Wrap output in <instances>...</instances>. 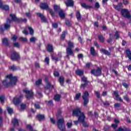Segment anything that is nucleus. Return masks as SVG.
<instances>
[{
	"label": "nucleus",
	"instance_id": "f257e3e1",
	"mask_svg": "<svg viewBox=\"0 0 131 131\" xmlns=\"http://www.w3.org/2000/svg\"><path fill=\"white\" fill-rule=\"evenodd\" d=\"M17 82V78L13 77L12 75H9L6 76V79L2 82L5 88L8 86H13L15 85Z\"/></svg>",
	"mask_w": 131,
	"mask_h": 131
},
{
	"label": "nucleus",
	"instance_id": "f03ea898",
	"mask_svg": "<svg viewBox=\"0 0 131 131\" xmlns=\"http://www.w3.org/2000/svg\"><path fill=\"white\" fill-rule=\"evenodd\" d=\"M40 7L42 10H47L48 9L49 13L52 17H55V12L53 10L49 8V6L46 3H41L40 5Z\"/></svg>",
	"mask_w": 131,
	"mask_h": 131
},
{
	"label": "nucleus",
	"instance_id": "7ed1b4c3",
	"mask_svg": "<svg viewBox=\"0 0 131 131\" xmlns=\"http://www.w3.org/2000/svg\"><path fill=\"white\" fill-rule=\"evenodd\" d=\"M10 17L11 18H12V21H14L15 22H17V23H20V22H27V19L26 18H17V17H16V15L15 14H10Z\"/></svg>",
	"mask_w": 131,
	"mask_h": 131
},
{
	"label": "nucleus",
	"instance_id": "20e7f679",
	"mask_svg": "<svg viewBox=\"0 0 131 131\" xmlns=\"http://www.w3.org/2000/svg\"><path fill=\"white\" fill-rule=\"evenodd\" d=\"M121 14L124 18H130V12L128 11V9H123L121 10Z\"/></svg>",
	"mask_w": 131,
	"mask_h": 131
},
{
	"label": "nucleus",
	"instance_id": "39448f33",
	"mask_svg": "<svg viewBox=\"0 0 131 131\" xmlns=\"http://www.w3.org/2000/svg\"><path fill=\"white\" fill-rule=\"evenodd\" d=\"M24 93L27 94L26 95V98L28 100H30V99L33 98V92H32V91H29L28 89L26 88L24 90Z\"/></svg>",
	"mask_w": 131,
	"mask_h": 131
},
{
	"label": "nucleus",
	"instance_id": "423d86ee",
	"mask_svg": "<svg viewBox=\"0 0 131 131\" xmlns=\"http://www.w3.org/2000/svg\"><path fill=\"white\" fill-rule=\"evenodd\" d=\"M85 119V116H84V114H82L80 117L78 118V120L80 121V122H81L83 126L85 127H88V126H89V124L86 123V122L84 121Z\"/></svg>",
	"mask_w": 131,
	"mask_h": 131
},
{
	"label": "nucleus",
	"instance_id": "0eeeda50",
	"mask_svg": "<svg viewBox=\"0 0 131 131\" xmlns=\"http://www.w3.org/2000/svg\"><path fill=\"white\" fill-rule=\"evenodd\" d=\"M89 96H90V94H89L88 92L85 91L83 93V95L82 96V99L84 100V106H86V105L88 104V103H89Z\"/></svg>",
	"mask_w": 131,
	"mask_h": 131
},
{
	"label": "nucleus",
	"instance_id": "6e6552de",
	"mask_svg": "<svg viewBox=\"0 0 131 131\" xmlns=\"http://www.w3.org/2000/svg\"><path fill=\"white\" fill-rule=\"evenodd\" d=\"M81 114H83V113H81L80 108H76L73 111V116H76L77 117L79 116V117H80Z\"/></svg>",
	"mask_w": 131,
	"mask_h": 131
},
{
	"label": "nucleus",
	"instance_id": "1a4fd4ad",
	"mask_svg": "<svg viewBox=\"0 0 131 131\" xmlns=\"http://www.w3.org/2000/svg\"><path fill=\"white\" fill-rule=\"evenodd\" d=\"M11 59L12 61H17L20 59V55L16 51H13L11 54Z\"/></svg>",
	"mask_w": 131,
	"mask_h": 131
},
{
	"label": "nucleus",
	"instance_id": "9d476101",
	"mask_svg": "<svg viewBox=\"0 0 131 131\" xmlns=\"http://www.w3.org/2000/svg\"><path fill=\"white\" fill-rule=\"evenodd\" d=\"M91 73V74H93L95 76H100L102 74V70L98 68L97 70H92Z\"/></svg>",
	"mask_w": 131,
	"mask_h": 131
},
{
	"label": "nucleus",
	"instance_id": "9b49d317",
	"mask_svg": "<svg viewBox=\"0 0 131 131\" xmlns=\"http://www.w3.org/2000/svg\"><path fill=\"white\" fill-rule=\"evenodd\" d=\"M21 98H23V95H21L20 97L16 96L13 99V103L14 105H17L21 102Z\"/></svg>",
	"mask_w": 131,
	"mask_h": 131
},
{
	"label": "nucleus",
	"instance_id": "f8f14e48",
	"mask_svg": "<svg viewBox=\"0 0 131 131\" xmlns=\"http://www.w3.org/2000/svg\"><path fill=\"white\" fill-rule=\"evenodd\" d=\"M114 96H115L117 101L122 102V99H121V97H119V94L118 93V92L114 91Z\"/></svg>",
	"mask_w": 131,
	"mask_h": 131
},
{
	"label": "nucleus",
	"instance_id": "ddd939ff",
	"mask_svg": "<svg viewBox=\"0 0 131 131\" xmlns=\"http://www.w3.org/2000/svg\"><path fill=\"white\" fill-rule=\"evenodd\" d=\"M12 22V20H10L9 18H7V22L4 24V28L5 29H9L11 27L10 24Z\"/></svg>",
	"mask_w": 131,
	"mask_h": 131
},
{
	"label": "nucleus",
	"instance_id": "4468645a",
	"mask_svg": "<svg viewBox=\"0 0 131 131\" xmlns=\"http://www.w3.org/2000/svg\"><path fill=\"white\" fill-rule=\"evenodd\" d=\"M65 4L67 7H73L74 2L72 0H67L65 2Z\"/></svg>",
	"mask_w": 131,
	"mask_h": 131
},
{
	"label": "nucleus",
	"instance_id": "2eb2a0df",
	"mask_svg": "<svg viewBox=\"0 0 131 131\" xmlns=\"http://www.w3.org/2000/svg\"><path fill=\"white\" fill-rule=\"evenodd\" d=\"M122 5V4L120 3L119 5H113V7L117 11H121V7H120Z\"/></svg>",
	"mask_w": 131,
	"mask_h": 131
},
{
	"label": "nucleus",
	"instance_id": "dca6fc26",
	"mask_svg": "<svg viewBox=\"0 0 131 131\" xmlns=\"http://www.w3.org/2000/svg\"><path fill=\"white\" fill-rule=\"evenodd\" d=\"M47 51L49 52V53H52L54 52V49H53V45H48L47 47Z\"/></svg>",
	"mask_w": 131,
	"mask_h": 131
},
{
	"label": "nucleus",
	"instance_id": "f3484780",
	"mask_svg": "<svg viewBox=\"0 0 131 131\" xmlns=\"http://www.w3.org/2000/svg\"><path fill=\"white\" fill-rule=\"evenodd\" d=\"M66 51L67 55H70L71 56H72V55H73V51H72V49L71 48H67Z\"/></svg>",
	"mask_w": 131,
	"mask_h": 131
},
{
	"label": "nucleus",
	"instance_id": "a211bd4d",
	"mask_svg": "<svg viewBox=\"0 0 131 131\" xmlns=\"http://www.w3.org/2000/svg\"><path fill=\"white\" fill-rule=\"evenodd\" d=\"M37 96L39 98H41L42 97V94L41 93V89L37 88Z\"/></svg>",
	"mask_w": 131,
	"mask_h": 131
},
{
	"label": "nucleus",
	"instance_id": "6ab92c4d",
	"mask_svg": "<svg viewBox=\"0 0 131 131\" xmlns=\"http://www.w3.org/2000/svg\"><path fill=\"white\" fill-rule=\"evenodd\" d=\"M12 123L13 124L14 126H19V123L18 122V120L16 118H14L12 121Z\"/></svg>",
	"mask_w": 131,
	"mask_h": 131
},
{
	"label": "nucleus",
	"instance_id": "aec40b11",
	"mask_svg": "<svg viewBox=\"0 0 131 131\" xmlns=\"http://www.w3.org/2000/svg\"><path fill=\"white\" fill-rule=\"evenodd\" d=\"M0 8L5 11H9V7L8 5H3L0 3Z\"/></svg>",
	"mask_w": 131,
	"mask_h": 131
},
{
	"label": "nucleus",
	"instance_id": "412c9836",
	"mask_svg": "<svg viewBox=\"0 0 131 131\" xmlns=\"http://www.w3.org/2000/svg\"><path fill=\"white\" fill-rule=\"evenodd\" d=\"M38 16L40 17V18H41L42 21H43V22H47V19L46 18V17L43 16V14L41 13H38Z\"/></svg>",
	"mask_w": 131,
	"mask_h": 131
},
{
	"label": "nucleus",
	"instance_id": "4be33fe9",
	"mask_svg": "<svg viewBox=\"0 0 131 131\" xmlns=\"http://www.w3.org/2000/svg\"><path fill=\"white\" fill-rule=\"evenodd\" d=\"M58 14L59 17L62 19H64V18H65V13H64V12H63L62 9L58 12Z\"/></svg>",
	"mask_w": 131,
	"mask_h": 131
},
{
	"label": "nucleus",
	"instance_id": "5701e85b",
	"mask_svg": "<svg viewBox=\"0 0 131 131\" xmlns=\"http://www.w3.org/2000/svg\"><path fill=\"white\" fill-rule=\"evenodd\" d=\"M51 88V84L50 83H47V88H45V93L48 95V94L50 93V89Z\"/></svg>",
	"mask_w": 131,
	"mask_h": 131
},
{
	"label": "nucleus",
	"instance_id": "b1692460",
	"mask_svg": "<svg viewBox=\"0 0 131 131\" xmlns=\"http://www.w3.org/2000/svg\"><path fill=\"white\" fill-rule=\"evenodd\" d=\"M60 99H61V95L60 94H56L55 95L54 99L56 102H59L60 101Z\"/></svg>",
	"mask_w": 131,
	"mask_h": 131
},
{
	"label": "nucleus",
	"instance_id": "393cba45",
	"mask_svg": "<svg viewBox=\"0 0 131 131\" xmlns=\"http://www.w3.org/2000/svg\"><path fill=\"white\" fill-rule=\"evenodd\" d=\"M54 10L55 12H59L62 9H61V8H60V6L55 5L54 6Z\"/></svg>",
	"mask_w": 131,
	"mask_h": 131
},
{
	"label": "nucleus",
	"instance_id": "a878e982",
	"mask_svg": "<svg viewBox=\"0 0 131 131\" xmlns=\"http://www.w3.org/2000/svg\"><path fill=\"white\" fill-rule=\"evenodd\" d=\"M37 117L39 121H41V120H43L45 119V115H38Z\"/></svg>",
	"mask_w": 131,
	"mask_h": 131
},
{
	"label": "nucleus",
	"instance_id": "bb28decb",
	"mask_svg": "<svg viewBox=\"0 0 131 131\" xmlns=\"http://www.w3.org/2000/svg\"><path fill=\"white\" fill-rule=\"evenodd\" d=\"M90 52L91 55H92L93 56H96V55H97V53H96V51H95V48L94 47L91 48Z\"/></svg>",
	"mask_w": 131,
	"mask_h": 131
},
{
	"label": "nucleus",
	"instance_id": "cd10ccee",
	"mask_svg": "<svg viewBox=\"0 0 131 131\" xmlns=\"http://www.w3.org/2000/svg\"><path fill=\"white\" fill-rule=\"evenodd\" d=\"M126 54L129 59V60H130L131 61V53H130V51H129V50H126Z\"/></svg>",
	"mask_w": 131,
	"mask_h": 131
},
{
	"label": "nucleus",
	"instance_id": "c85d7f7f",
	"mask_svg": "<svg viewBox=\"0 0 131 131\" xmlns=\"http://www.w3.org/2000/svg\"><path fill=\"white\" fill-rule=\"evenodd\" d=\"M76 73L77 74V75H79L80 76H81V75H83V71H81L80 70H77L76 71Z\"/></svg>",
	"mask_w": 131,
	"mask_h": 131
},
{
	"label": "nucleus",
	"instance_id": "c756f323",
	"mask_svg": "<svg viewBox=\"0 0 131 131\" xmlns=\"http://www.w3.org/2000/svg\"><path fill=\"white\" fill-rule=\"evenodd\" d=\"M101 52H102V53H103V54H104V55H107V56H110V55H111V54H110V53L109 52V51L105 50V49H101Z\"/></svg>",
	"mask_w": 131,
	"mask_h": 131
},
{
	"label": "nucleus",
	"instance_id": "7c9ffc66",
	"mask_svg": "<svg viewBox=\"0 0 131 131\" xmlns=\"http://www.w3.org/2000/svg\"><path fill=\"white\" fill-rule=\"evenodd\" d=\"M68 47H67V48H70V49H72L74 48V43L71 42V41H69L68 42Z\"/></svg>",
	"mask_w": 131,
	"mask_h": 131
},
{
	"label": "nucleus",
	"instance_id": "2f4dec72",
	"mask_svg": "<svg viewBox=\"0 0 131 131\" xmlns=\"http://www.w3.org/2000/svg\"><path fill=\"white\" fill-rule=\"evenodd\" d=\"M59 81L61 85H63V83H64V77L60 76L59 79Z\"/></svg>",
	"mask_w": 131,
	"mask_h": 131
},
{
	"label": "nucleus",
	"instance_id": "473e14b6",
	"mask_svg": "<svg viewBox=\"0 0 131 131\" xmlns=\"http://www.w3.org/2000/svg\"><path fill=\"white\" fill-rule=\"evenodd\" d=\"M2 42L6 46H9V43L8 42V39L7 38H3L2 39Z\"/></svg>",
	"mask_w": 131,
	"mask_h": 131
},
{
	"label": "nucleus",
	"instance_id": "72a5a7b5",
	"mask_svg": "<svg viewBox=\"0 0 131 131\" xmlns=\"http://www.w3.org/2000/svg\"><path fill=\"white\" fill-rule=\"evenodd\" d=\"M76 18L77 20H80L81 19V15H80V12L79 11H77Z\"/></svg>",
	"mask_w": 131,
	"mask_h": 131
},
{
	"label": "nucleus",
	"instance_id": "f704fd0d",
	"mask_svg": "<svg viewBox=\"0 0 131 131\" xmlns=\"http://www.w3.org/2000/svg\"><path fill=\"white\" fill-rule=\"evenodd\" d=\"M81 7H82V8H84L85 9H90V8H92L91 6L86 5L85 3L81 4Z\"/></svg>",
	"mask_w": 131,
	"mask_h": 131
},
{
	"label": "nucleus",
	"instance_id": "c9c22d12",
	"mask_svg": "<svg viewBox=\"0 0 131 131\" xmlns=\"http://www.w3.org/2000/svg\"><path fill=\"white\" fill-rule=\"evenodd\" d=\"M28 29L30 31V34L31 35H33V33H34V31L33 30V29L31 27H29Z\"/></svg>",
	"mask_w": 131,
	"mask_h": 131
},
{
	"label": "nucleus",
	"instance_id": "e433bc0d",
	"mask_svg": "<svg viewBox=\"0 0 131 131\" xmlns=\"http://www.w3.org/2000/svg\"><path fill=\"white\" fill-rule=\"evenodd\" d=\"M98 38L101 42H103L104 41V40H105L104 37L102 35H99Z\"/></svg>",
	"mask_w": 131,
	"mask_h": 131
},
{
	"label": "nucleus",
	"instance_id": "4c0bfd02",
	"mask_svg": "<svg viewBox=\"0 0 131 131\" xmlns=\"http://www.w3.org/2000/svg\"><path fill=\"white\" fill-rule=\"evenodd\" d=\"M0 101L2 104L5 103V96L4 95H0Z\"/></svg>",
	"mask_w": 131,
	"mask_h": 131
},
{
	"label": "nucleus",
	"instance_id": "58836bf2",
	"mask_svg": "<svg viewBox=\"0 0 131 131\" xmlns=\"http://www.w3.org/2000/svg\"><path fill=\"white\" fill-rule=\"evenodd\" d=\"M8 112L9 114H13L14 113V111H13V108L11 107H7Z\"/></svg>",
	"mask_w": 131,
	"mask_h": 131
},
{
	"label": "nucleus",
	"instance_id": "ea45409f",
	"mask_svg": "<svg viewBox=\"0 0 131 131\" xmlns=\"http://www.w3.org/2000/svg\"><path fill=\"white\" fill-rule=\"evenodd\" d=\"M9 69H11V70H12L13 71H15V70H17L18 68L15 66H12L11 67H10Z\"/></svg>",
	"mask_w": 131,
	"mask_h": 131
},
{
	"label": "nucleus",
	"instance_id": "a19ab883",
	"mask_svg": "<svg viewBox=\"0 0 131 131\" xmlns=\"http://www.w3.org/2000/svg\"><path fill=\"white\" fill-rule=\"evenodd\" d=\"M35 40H36V38L35 37H32L30 39V41H31V42H35Z\"/></svg>",
	"mask_w": 131,
	"mask_h": 131
},
{
	"label": "nucleus",
	"instance_id": "79ce46f5",
	"mask_svg": "<svg viewBox=\"0 0 131 131\" xmlns=\"http://www.w3.org/2000/svg\"><path fill=\"white\" fill-rule=\"evenodd\" d=\"M25 108H26V104L23 103L20 105L21 110H24V109H25Z\"/></svg>",
	"mask_w": 131,
	"mask_h": 131
},
{
	"label": "nucleus",
	"instance_id": "37998d69",
	"mask_svg": "<svg viewBox=\"0 0 131 131\" xmlns=\"http://www.w3.org/2000/svg\"><path fill=\"white\" fill-rule=\"evenodd\" d=\"M20 40H22V41H25V42H26L27 41V38L23 37H20L19 38Z\"/></svg>",
	"mask_w": 131,
	"mask_h": 131
},
{
	"label": "nucleus",
	"instance_id": "c03bdc74",
	"mask_svg": "<svg viewBox=\"0 0 131 131\" xmlns=\"http://www.w3.org/2000/svg\"><path fill=\"white\" fill-rule=\"evenodd\" d=\"M41 79H38L36 81V85H39L41 83Z\"/></svg>",
	"mask_w": 131,
	"mask_h": 131
},
{
	"label": "nucleus",
	"instance_id": "a18cd8bd",
	"mask_svg": "<svg viewBox=\"0 0 131 131\" xmlns=\"http://www.w3.org/2000/svg\"><path fill=\"white\" fill-rule=\"evenodd\" d=\"M81 96V93H78L76 95V97L75 98V100H78L79 99V97Z\"/></svg>",
	"mask_w": 131,
	"mask_h": 131
},
{
	"label": "nucleus",
	"instance_id": "49530a36",
	"mask_svg": "<svg viewBox=\"0 0 131 131\" xmlns=\"http://www.w3.org/2000/svg\"><path fill=\"white\" fill-rule=\"evenodd\" d=\"M45 62L46 63H47V64H48V65L50 64V59L49 58V57H47L45 58Z\"/></svg>",
	"mask_w": 131,
	"mask_h": 131
},
{
	"label": "nucleus",
	"instance_id": "de8ad7c7",
	"mask_svg": "<svg viewBox=\"0 0 131 131\" xmlns=\"http://www.w3.org/2000/svg\"><path fill=\"white\" fill-rule=\"evenodd\" d=\"M103 129L104 131H108L109 130V126L108 125H105Z\"/></svg>",
	"mask_w": 131,
	"mask_h": 131
},
{
	"label": "nucleus",
	"instance_id": "09e8293b",
	"mask_svg": "<svg viewBox=\"0 0 131 131\" xmlns=\"http://www.w3.org/2000/svg\"><path fill=\"white\" fill-rule=\"evenodd\" d=\"M34 107L36 108V109H40V106H39V104L35 103L34 104Z\"/></svg>",
	"mask_w": 131,
	"mask_h": 131
},
{
	"label": "nucleus",
	"instance_id": "8fccbe9b",
	"mask_svg": "<svg viewBox=\"0 0 131 131\" xmlns=\"http://www.w3.org/2000/svg\"><path fill=\"white\" fill-rule=\"evenodd\" d=\"M26 16L28 17V18H30V17H31V12H27L26 13Z\"/></svg>",
	"mask_w": 131,
	"mask_h": 131
},
{
	"label": "nucleus",
	"instance_id": "3c124183",
	"mask_svg": "<svg viewBox=\"0 0 131 131\" xmlns=\"http://www.w3.org/2000/svg\"><path fill=\"white\" fill-rule=\"evenodd\" d=\"M35 66L36 67V68H38L39 69L40 68V66H39V63H38V62H35Z\"/></svg>",
	"mask_w": 131,
	"mask_h": 131
},
{
	"label": "nucleus",
	"instance_id": "603ef678",
	"mask_svg": "<svg viewBox=\"0 0 131 131\" xmlns=\"http://www.w3.org/2000/svg\"><path fill=\"white\" fill-rule=\"evenodd\" d=\"M52 26L54 28H58V24L52 23Z\"/></svg>",
	"mask_w": 131,
	"mask_h": 131
},
{
	"label": "nucleus",
	"instance_id": "864d4df0",
	"mask_svg": "<svg viewBox=\"0 0 131 131\" xmlns=\"http://www.w3.org/2000/svg\"><path fill=\"white\" fill-rule=\"evenodd\" d=\"M82 81H83V82H85V83H87L88 79L85 77H83V78H82Z\"/></svg>",
	"mask_w": 131,
	"mask_h": 131
},
{
	"label": "nucleus",
	"instance_id": "5fc2aeb1",
	"mask_svg": "<svg viewBox=\"0 0 131 131\" xmlns=\"http://www.w3.org/2000/svg\"><path fill=\"white\" fill-rule=\"evenodd\" d=\"M51 57H52V60H55V61H59V59H58V58H56L55 57H54V56H53V55H51Z\"/></svg>",
	"mask_w": 131,
	"mask_h": 131
},
{
	"label": "nucleus",
	"instance_id": "6e6d98bb",
	"mask_svg": "<svg viewBox=\"0 0 131 131\" xmlns=\"http://www.w3.org/2000/svg\"><path fill=\"white\" fill-rule=\"evenodd\" d=\"M115 131H126V129H123L121 127H119L117 130H116Z\"/></svg>",
	"mask_w": 131,
	"mask_h": 131
},
{
	"label": "nucleus",
	"instance_id": "4d7b16f0",
	"mask_svg": "<svg viewBox=\"0 0 131 131\" xmlns=\"http://www.w3.org/2000/svg\"><path fill=\"white\" fill-rule=\"evenodd\" d=\"M27 128L28 129H29L30 130H32V129H33L32 127L30 125H28L27 126Z\"/></svg>",
	"mask_w": 131,
	"mask_h": 131
},
{
	"label": "nucleus",
	"instance_id": "13d9d810",
	"mask_svg": "<svg viewBox=\"0 0 131 131\" xmlns=\"http://www.w3.org/2000/svg\"><path fill=\"white\" fill-rule=\"evenodd\" d=\"M86 86V83H85L84 84H81V89H84Z\"/></svg>",
	"mask_w": 131,
	"mask_h": 131
},
{
	"label": "nucleus",
	"instance_id": "bf43d9fd",
	"mask_svg": "<svg viewBox=\"0 0 131 131\" xmlns=\"http://www.w3.org/2000/svg\"><path fill=\"white\" fill-rule=\"evenodd\" d=\"M17 38H18V37H17V36L14 35L12 37V39H13V40H14V41H16V40H17Z\"/></svg>",
	"mask_w": 131,
	"mask_h": 131
},
{
	"label": "nucleus",
	"instance_id": "052dcab7",
	"mask_svg": "<svg viewBox=\"0 0 131 131\" xmlns=\"http://www.w3.org/2000/svg\"><path fill=\"white\" fill-rule=\"evenodd\" d=\"M115 108H119L120 107V104L119 103H115L114 104Z\"/></svg>",
	"mask_w": 131,
	"mask_h": 131
},
{
	"label": "nucleus",
	"instance_id": "680f3d73",
	"mask_svg": "<svg viewBox=\"0 0 131 131\" xmlns=\"http://www.w3.org/2000/svg\"><path fill=\"white\" fill-rule=\"evenodd\" d=\"M13 46L15 47V48H19V47H20V45L18 42L14 43Z\"/></svg>",
	"mask_w": 131,
	"mask_h": 131
},
{
	"label": "nucleus",
	"instance_id": "e2e57ef3",
	"mask_svg": "<svg viewBox=\"0 0 131 131\" xmlns=\"http://www.w3.org/2000/svg\"><path fill=\"white\" fill-rule=\"evenodd\" d=\"M67 125L68 128H70L72 126V123H67Z\"/></svg>",
	"mask_w": 131,
	"mask_h": 131
},
{
	"label": "nucleus",
	"instance_id": "0e129e2a",
	"mask_svg": "<svg viewBox=\"0 0 131 131\" xmlns=\"http://www.w3.org/2000/svg\"><path fill=\"white\" fill-rule=\"evenodd\" d=\"M65 35H66L65 32L61 34V39H64V38H65Z\"/></svg>",
	"mask_w": 131,
	"mask_h": 131
},
{
	"label": "nucleus",
	"instance_id": "69168bd1",
	"mask_svg": "<svg viewBox=\"0 0 131 131\" xmlns=\"http://www.w3.org/2000/svg\"><path fill=\"white\" fill-rule=\"evenodd\" d=\"M118 126V124H112V127H113V128H116V127H117Z\"/></svg>",
	"mask_w": 131,
	"mask_h": 131
},
{
	"label": "nucleus",
	"instance_id": "338daca9",
	"mask_svg": "<svg viewBox=\"0 0 131 131\" xmlns=\"http://www.w3.org/2000/svg\"><path fill=\"white\" fill-rule=\"evenodd\" d=\"M54 76H55L56 77H58V76H59V72H54Z\"/></svg>",
	"mask_w": 131,
	"mask_h": 131
},
{
	"label": "nucleus",
	"instance_id": "774afa93",
	"mask_svg": "<svg viewBox=\"0 0 131 131\" xmlns=\"http://www.w3.org/2000/svg\"><path fill=\"white\" fill-rule=\"evenodd\" d=\"M95 94L97 97V98H100V92L98 91H95Z\"/></svg>",
	"mask_w": 131,
	"mask_h": 131
}]
</instances>
